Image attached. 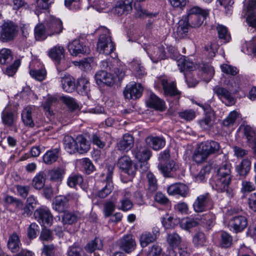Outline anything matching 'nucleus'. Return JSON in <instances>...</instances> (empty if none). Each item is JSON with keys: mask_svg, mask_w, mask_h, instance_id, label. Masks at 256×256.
<instances>
[{"mask_svg": "<svg viewBox=\"0 0 256 256\" xmlns=\"http://www.w3.org/2000/svg\"><path fill=\"white\" fill-rule=\"evenodd\" d=\"M64 29L60 20L54 16H50L46 20L44 24H40L34 29L35 38L36 40H45L48 36L60 34Z\"/></svg>", "mask_w": 256, "mask_h": 256, "instance_id": "1", "label": "nucleus"}, {"mask_svg": "<svg viewBox=\"0 0 256 256\" xmlns=\"http://www.w3.org/2000/svg\"><path fill=\"white\" fill-rule=\"evenodd\" d=\"M230 168V164H223L218 170V178L216 180V190L222 192H226L230 197L232 196V190L230 187L232 178Z\"/></svg>", "mask_w": 256, "mask_h": 256, "instance_id": "2", "label": "nucleus"}, {"mask_svg": "<svg viewBox=\"0 0 256 256\" xmlns=\"http://www.w3.org/2000/svg\"><path fill=\"white\" fill-rule=\"evenodd\" d=\"M220 150V144L216 141L202 142L196 148L193 158L194 161L200 162L206 160L210 155L218 152Z\"/></svg>", "mask_w": 256, "mask_h": 256, "instance_id": "3", "label": "nucleus"}, {"mask_svg": "<svg viewBox=\"0 0 256 256\" xmlns=\"http://www.w3.org/2000/svg\"><path fill=\"white\" fill-rule=\"evenodd\" d=\"M98 30L102 34H100L97 43V50L100 54L108 55L114 50V44L110 36L109 30L105 27H102Z\"/></svg>", "mask_w": 256, "mask_h": 256, "instance_id": "4", "label": "nucleus"}, {"mask_svg": "<svg viewBox=\"0 0 256 256\" xmlns=\"http://www.w3.org/2000/svg\"><path fill=\"white\" fill-rule=\"evenodd\" d=\"M18 32L17 26L11 21L4 22L1 26L0 37L4 42L12 40Z\"/></svg>", "mask_w": 256, "mask_h": 256, "instance_id": "5", "label": "nucleus"}, {"mask_svg": "<svg viewBox=\"0 0 256 256\" xmlns=\"http://www.w3.org/2000/svg\"><path fill=\"white\" fill-rule=\"evenodd\" d=\"M214 92L218 98L226 106L234 105L236 102L233 94L226 87L216 86L213 88Z\"/></svg>", "mask_w": 256, "mask_h": 256, "instance_id": "6", "label": "nucleus"}, {"mask_svg": "<svg viewBox=\"0 0 256 256\" xmlns=\"http://www.w3.org/2000/svg\"><path fill=\"white\" fill-rule=\"evenodd\" d=\"M176 64L180 72H183L186 81L189 87H191L190 78L192 76V62L186 59V56L178 54L176 57Z\"/></svg>", "mask_w": 256, "mask_h": 256, "instance_id": "7", "label": "nucleus"}, {"mask_svg": "<svg viewBox=\"0 0 256 256\" xmlns=\"http://www.w3.org/2000/svg\"><path fill=\"white\" fill-rule=\"evenodd\" d=\"M114 167L112 166H108V173L104 179L102 184L104 186L98 192L97 196L100 198H104L110 194L113 190L112 176Z\"/></svg>", "mask_w": 256, "mask_h": 256, "instance_id": "8", "label": "nucleus"}, {"mask_svg": "<svg viewBox=\"0 0 256 256\" xmlns=\"http://www.w3.org/2000/svg\"><path fill=\"white\" fill-rule=\"evenodd\" d=\"M35 219L42 225L50 226L53 222V216L50 211L46 208H40L34 212Z\"/></svg>", "mask_w": 256, "mask_h": 256, "instance_id": "9", "label": "nucleus"}, {"mask_svg": "<svg viewBox=\"0 0 256 256\" xmlns=\"http://www.w3.org/2000/svg\"><path fill=\"white\" fill-rule=\"evenodd\" d=\"M133 154L135 158L140 162H144V170L148 168L147 161L151 156V151L144 146H138L134 148L133 150Z\"/></svg>", "mask_w": 256, "mask_h": 256, "instance_id": "10", "label": "nucleus"}, {"mask_svg": "<svg viewBox=\"0 0 256 256\" xmlns=\"http://www.w3.org/2000/svg\"><path fill=\"white\" fill-rule=\"evenodd\" d=\"M119 248L127 254L132 252L136 248V244L132 236L127 234L117 242Z\"/></svg>", "mask_w": 256, "mask_h": 256, "instance_id": "11", "label": "nucleus"}, {"mask_svg": "<svg viewBox=\"0 0 256 256\" xmlns=\"http://www.w3.org/2000/svg\"><path fill=\"white\" fill-rule=\"evenodd\" d=\"M68 48L70 54L74 56H77L80 54H89L90 52V48L84 44L78 39H76L70 42L68 46Z\"/></svg>", "mask_w": 256, "mask_h": 256, "instance_id": "12", "label": "nucleus"}, {"mask_svg": "<svg viewBox=\"0 0 256 256\" xmlns=\"http://www.w3.org/2000/svg\"><path fill=\"white\" fill-rule=\"evenodd\" d=\"M143 88L140 84H128L124 92L126 98L136 99L142 96Z\"/></svg>", "mask_w": 256, "mask_h": 256, "instance_id": "13", "label": "nucleus"}, {"mask_svg": "<svg viewBox=\"0 0 256 256\" xmlns=\"http://www.w3.org/2000/svg\"><path fill=\"white\" fill-rule=\"evenodd\" d=\"M192 10L190 9L187 16V18L184 20H180L176 30L174 32V35L176 38L180 39L185 38L188 34L189 28L190 26L188 22V18L190 17L192 14Z\"/></svg>", "mask_w": 256, "mask_h": 256, "instance_id": "14", "label": "nucleus"}, {"mask_svg": "<svg viewBox=\"0 0 256 256\" xmlns=\"http://www.w3.org/2000/svg\"><path fill=\"white\" fill-rule=\"evenodd\" d=\"M146 51L154 62L156 63L158 61L166 58V52L163 46H150Z\"/></svg>", "mask_w": 256, "mask_h": 256, "instance_id": "15", "label": "nucleus"}, {"mask_svg": "<svg viewBox=\"0 0 256 256\" xmlns=\"http://www.w3.org/2000/svg\"><path fill=\"white\" fill-rule=\"evenodd\" d=\"M193 104L198 106L205 114L204 118L199 122L201 126L205 128L206 126H210L212 124V118L214 116V112L210 106L208 104H202L194 101Z\"/></svg>", "mask_w": 256, "mask_h": 256, "instance_id": "16", "label": "nucleus"}, {"mask_svg": "<svg viewBox=\"0 0 256 256\" xmlns=\"http://www.w3.org/2000/svg\"><path fill=\"white\" fill-rule=\"evenodd\" d=\"M208 14V10L198 6H193V27L198 28Z\"/></svg>", "mask_w": 256, "mask_h": 256, "instance_id": "17", "label": "nucleus"}, {"mask_svg": "<svg viewBox=\"0 0 256 256\" xmlns=\"http://www.w3.org/2000/svg\"><path fill=\"white\" fill-rule=\"evenodd\" d=\"M117 165L124 172L130 175L134 174L135 168L129 156H124L120 157L118 160Z\"/></svg>", "mask_w": 256, "mask_h": 256, "instance_id": "18", "label": "nucleus"}, {"mask_svg": "<svg viewBox=\"0 0 256 256\" xmlns=\"http://www.w3.org/2000/svg\"><path fill=\"white\" fill-rule=\"evenodd\" d=\"M230 226L236 232L242 231L248 225L246 218L242 216H234L230 221Z\"/></svg>", "mask_w": 256, "mask_h": 256, "instance_id": "19", "label": "nucleus"}, {"mask_svg": "<svg viewBox=\"0 0 256 256\" xmlns=\"http://www.w3.org/2000/svg\"><path fill=\"white\" fill-rule=\"evenodd\" d=\"M145 142L148 146L154 150H158L166 145V141L162 137L152 135L148 136L145 138Z\"/></svg>", "mask_w": 256, "mask_h": 256, "instance_id": "20", "label": "nucleus"}, {"mask_svg": "<svg viewBox=\"0 0 256 256\" xmlns=\"http://www.w3.org/2000/svg\"><path fill=\"white\" fill-rule=\"evenodd\" d=\"M188 190V187L182 183L174 184L167 188V192L169 195H179L182 197L186 196Z\"/></svg>", "mask_w": 256, "mask_h": 256, "instance_id": "21", "label": "nucleus"}, {"mask_svg": "<svg viewBox=\"0 0 256 256\" xmlns=\"http://www.w3.org/2000/svg\"><path fill=\"white\" fill-rule=\"evenodd\" d=\"M210 200V195L208 193L199 196L193 204L194 210L197 212H204Z\"/></svg>", "mask_w": 256, "mask_h": 256, "instance_id": "22", "label": "nucleus"}, {"mask_svg": "<svg viewBox=\"0 0 256 256\" xmlns=\"http://www.w3.org/2000/svg\"><path fill=\"white\" fill-rule=\"evenodd\" d=\"M95 80L96 84L100 86H110L114 82L111 74L106 70H100L96 72L95 74Z\"/></svg>", "mask_w": 256, "mask_h": 256, "instance_id": "23", "label": "nucleus"}, {"mask_svg": "<svg viewBox=\"0 0 256 256\" xmlns=\"http://www.w3.org/2000/svg\"><path fill=\"white\" fill-rule=\"evenodd\" d=\"M68 199L65 196H56L52 202V208L58 212H64L69 208Z\"/></svg>", "mask_w": 256, "mask_h": 256, "instance_id": "24", "label": "nucleus"}, {"mask_svg": "<svg viewBox=\"0 0 256 256\" xmlns=\"http://www.w3.org/2000/svg\"><path fill=\"white\" fill-rule=\"evenodd\" d=\"M35 109L34 106H28L25 107L22 110V119L24 124L30 127H34V121L32 117V112Z\"/></svg>", "mask_w": 256, "mask_h": 256, "instance_id": "25", "label": "nucleus"}, {"mask_svg": "<svg viewBox=\"0 0 256 256\" xmlns=\"http://www.w3.org/2000/svg\"><path fill=\"white\" fill-rule=\"evenodd\" d=\"M161 84L166 95L174 96L180 94V92L176 89V84L174 82H168L166 80L162 78L161 80Z\"/></svg>", "mask_w": 256, "mask_h": 256, "instance_id": "26", "label": "nucleus"}, {"mask_svg": "<svg viewBox=\"0 0 256 256\" xmlns=\"http://www.w3.org/2000/svg\"><path fill=\"white\" fill-rule=\"evenodd\" d=\"M134 143V140L132 136L126 134L124 135L122 140L117 144V147L120 150L128 151L132 148Z\"/></svg>", "mask_w": 256, "mask_h": 256, "instance_id": "27", "label": "nucleus"}, {"mask_svg": "<svg viewBox=\"0 0 256 256\" xmlns=\"http://www.w3.org/2000/svg\"><path fill=\"white\" fill-rule=\"evenodd\" d=\"M61 83L62 89L68 92H71L75 88L74 80L69 74H64L61 77Z\"/></svg>", "mask_w": 256, "mask_h": 256, "instance_id": "28", "label": "nucleus"}, {"mask_svg": "<svg viewBox=\"0 0 256 256\" xmlns=\"http://www.w3.org/2000/svg\"><path fill=\"white\" fill-rule=\"evenodd\" d=\"M76 90L78 94L82 96L88 95L90 91V84L89 80L86 78L78 79Z\"/></svg>", "mask_w": 256, "mask_h": 256, "instance_id": "29", "label": "nucleus"}, {"mask_svg": "<svg viewBox=\"0 0 256 256\" xmlns=\"http://www.w3.org/2000/svg\"><path fill=\"white\" fill-rule=\"evenodd\" d=\"M77 138L75 140L70 136H65L64 138V144L65 150L70 154H73L78 150Z\"/></svg>", "mask_w": 256, "mask_h": 256, "instance_id": "30", "label": "nucleus"}, {"mask_svg": "<svg viewBox=\"0 0 256 256\" xmlns=\"http://www.w3.org/2000/svg\"><path fill=\"white\" fill-rule=\"evenodd\" d=\"M76 164L86 174H91L94 169L92 161L88 158H84L77 160Z\"/></svg>", "mask_w": 256, "mask_h": 256, "instance_id": "31", "label": "nucleus"}, {"mask_svg": "<svg viewBox=\"0 0 256 256\" xmlns=\"http://www.w3.org/2000/svg\"><path fill=\"white\" fill-rule=\"evenodd\" d=\"M146 102L149 107L154 108L156 110H163L164 108V102L154 94H150V98Z\"/></svg>", "mask_w": 256, "mask_h": 256, "instance_id": "32", "label": "nucleus"}, {"mask_svg": "<svg viewBox=\"0 0 256 256\" xmlns=\"http://www.w3.org/2000/svg\"><path fill=\"white\" fill-rule=\"evenodd\" d=\"M178 168V166L173 160L168 161L166 165H164L162 163H160L158 165V170L165 177L170 176V173L176 170Z\"/></svg>", "mask_w": 256, "mask_h": 256, "instance_id": "33", "label": "nucleus"}, {"mask_svg": "<svg viewBox=\"0 0 256 256\" xmlns=\"http://www.w3.org/2000/svg\"><path fill=\"white\" fill-rule=\"evenodd\" d=\"M7 246L8 248L12 252L18 251L21 244L19 237L16 233L12 234L9 236Z\"/></svg>", "mask_w": 256, "mask_h": 256, "instance_id": "34", "label": "nucleus"}, {"mask_svg": "<svg viewBox=\"0 0 256 256\" xmlns=\"http://www.w3.org/2000/svg\"><path fill=\"white\" fill-rule=\"evenodd\" d=\"M240 79L239 76L230 78L225 82L226 87L234 94H237L240 89Z\"/></svg>", "mask_w": 256, "mask_h": 256, "instance_id": "35", "label": "nucleus"}, {"mask_svg": "<svg viewBox=\"0 0 256 256\" xmlns=\"http://www.w3.org/2000/svg\"><path fill=\"white\" fill-rule=\"evenodd\" d=\"M64 48L61 46L56 45L50 50L48 56L55 61L59 62L64 56Z\"/></svg>", "mask_w": 256, "mask_h": 256, "instance_id": "36", "label": "nucleus"}, {"mask_svg": "<svg viewBox=\"0 0 256 256\" xmlns=\"http://www.w3.org/2000/svg\"><path fill=\"white\" fill-rule=\"evenodd\" d=\"M17 118L16 113L4 110L2 113V119L3 124L8 126H12Z\"/></svg>", "mask_w": 256, "mask_h": 256, "instance_id": "37", "label": "nucleus"}, {"mask_svg": "<svg viewBox=\"0 0 256 256\" xmlns=\"http://www.w3.org/2000/svg\"><path fill=\"white\" fill-rule=\"evenodd\" d=\"M59 150L54 148L48 150L43 156V161L46 164H51L56 162L58 158Z\"/></svg>", "mask_w": 256, "mask_h": 256, "instance_id": "38", "label": "nucleus"}, {"mask_svg": "<svg viewBox=\"0 0 256 256\" xmlns=\"http://www.w3.org/2000/svg\"><path fill=\"white\" fill-rule=\"evenodd\" d=\"M200 70L204 73L207 74L211 78L214 74V70L212 66L204 64L196 63L193 66V71Z\"/></svg>", "mask_w": 256, "mask_h": 256, "instance_id": "39", "label": "nucleus"}, {"mask_svg": "<svg viewBox=\"0 0 256 256\" xmlns=\"http://www.w3.org/2000/svg\"><path fill=\"white\" fill-rule=\"evenodd\" d=\"M103 248V243L102 240L96 238L94 240L90 242L85 247L86 252H92L95 250H100Z\"/></svg>", "mask_w": 256, "mask_h": 256, "instance_id": "40", "label": "nucleus"}, {"mask_svg": "<svg viewBox=\"0 0 256 256\" xmlns=\"http://www.w3.org/2000/svg\"><path fill=\"white\" fill-rule=\"evenodd\" d=\"M78 150L80 154L86 152L90 148L89 142L82 136H77Z\"/></svg>", "mask_w": 256, "mask_h": 256, "instance_id": "41", "label": "nucleus"}, {"mask_svg": "<svg viewBox=\"0 0 256 256\" xmlns=\"http://www.w3.org/2000/svg\"><path fill=\"white\" fill-rule=\"evenodd\" d=\"M110 72H113L119 80H122L125 76L124 66L118 63L117 60H114Z\"/></svg>", "mask_w": 256, "mask_h": 256, "instance_id": "42", "label": "nucleus"}, {"mask_svg": "<svg viewBox=\"0 0 256 256\" xmlns=\"http://www.w3.org/2000/svg\"><path fill=\"white\" fill-rule=\"evenodd\" d=\"M251 162L248 159H244L241 163L238 165L236 168V170L240 176L246 175L250 171V168Z\"/></svg>", "mask_w": 256, "mask_h": 256, "instance_id": "43", "label": "nucleus"}, {"mask_svg": "<svg viewBox=\"0 0 256 256\" xmlns=\"http://www.w3.org/2000/svg\"><path fill=\"white\" fill-rule=\"evenodd\" d=\"M46 174L43 172L38 174L34 178L32 186L36 189H41L44 185Z\"/></svg>", "mask_w": 256, "mask_h": 256, "instance_id": "44", "label": "nucleus"}, {"mask_svg": "<svg viewBox=\"0 0 256 256\" xmlns=\"http://www.w3.org/2000/svg\"><path fill=\"white\" fill-rule=\"evenodd\" d=\"M79 218L78 214L74 212H66L62 217L64 224H72L77 222Z\"/></svg>", "mask_w": 256, "mask_h": 256, "instance_id": "45", "label": "nucleus"}, {"mask_svg": "<svg viewBox=\"0 0 256 256\" xmlns=\"http://www.w3.org/2000/svg\"><path fill=\"white\" fill-rule=\"evenodd\" d=\"M220 246L224 248H228L232 244V236L226 232H222L220 234Z\"/></svg>", "mask_w": 256, "mask_h": 256, "instance_id": "46", "label": "nucleus"}, {"mask_svg": "<svg viewBox=\"0 0 256 256\" xmlns=\"http://www.w3.org/2000/svg\"><path fill=\"white\" fill-rule=\"evenodd\" d=\"M12 52L8 48H2L0 50V64H6L12 62Z\"/></svg>", "mask_w": 256, "mask_h": 256, "instance_id": "47", "label": "nucleus"}, {"mask_svg": "<svg viewBox=\"0 0 256 256\" xmlns=\"http://www.w3.org/2000/svg\"><path fill=\"white\" fill-rule=\"evenodd\" d=\"M154 241V237L152 236V233L149 232H144L140 237V244L142 248L147 246L150 244Z\"/></svg>", "mask_w": 256, "mask_h": 256, "instance_id": "48", "label": "nucleus"}, {"mask_svg": "<svg viewBox=\"0 0 256 256\" xmlns=\"http://www.w3.org/2000/svg\"><path fill=\"white\" fill-rule=\"evenodd\" d=\"M244 133L250 144L254 143L256 140V134L250 126L246 125L244 126Z\"/></svg>", "mask_w": 256, "mask_h": 256, "instance_id": "49", "label": "nucleus"}, {"mask_svg": "<svg viewBox=\"0 0 256 256\" xmlns=\"http://www.w3.org/2000/svg\"><path fill=\"white\" fill-rule=\"evenodd\" d=\"M146 178L148 190L152 192H155L158 188L157 180L156 177L152 173L148 172L146 174Z\"/></svg>", "mask_w": 256, "mask_h": 256, "instance_id": "50", "label": "nucleus"}, {"mask_svg": "<svg viewBox=\"0 0 256 256\" xmlns=\"http://www.w3.org/2000/svg\"><path fill=\"white\" fill-rule=\"evenodd\" d=\"M162 222L163 226L166 228L168 229L174 228L178 222V220L174 218L172 216L166 214V216L164 217Z\"/></svg>", "mask_w": 256, "mask_h": 256, "instance_id": "51", "label": "nucleus"}, {"mask_svg": "<svg viewBox=\"0 0 256 256\" xmlns=\"http://www.w3.org/2000/svg\"><path fill=\"white\" fill-rule=\"evenodd\" d=\"M30 76L38 81L44 80L46 76V72L44 68L30 70Z\"/></svg>", "mask_w": 256, "mask_h": 256, "instance_id": "52", "label": "nucleus"}, {"mask_svg": "<svg viewBox=\"0 0 256 256\" xmlns=\"http://www.w3.org/2000/svg\"><path fill=\"white\" fill-rule=\"evenodd\" d=\"M167 242L171 246L176 247L180 243L181 240L179 235L177 233L174 232L168 234Z\"/></svg>", "mask_w": 256, "mask_h": 256, "instance_id": "53", "label": "nucleus"}, {"mask_svg": "<svg viewBox=\"0 0 256 256\" xmlns=\"http://www.w3.org/2000/svg\"><path fill=\"white\" fill-rule=\"evenodd\" d=\"M212 169L210 164H206L200 172L199 174L196 176V181L198 182H203L206 175H208Z\"/></svg>", "mask_w": 256, "mask_h": 256, "instance_id": "54", "label": "nucleus"}, {"mask_svg": "<svg viewBox=\"0 0 256 256\" xmlns=\"http://www.w3.org/2000/svg\"><path fill=\"white\" fill-rule=\"evenodd\" d=\"M216 30L220 38L223 39L226 42H228L230 40V36L228 32L227 28L225 26L218 24L216 26Z\"/></svg>", "mask_w": 256, "mask_h": 256, "instance_id": "55", "label": "nucleus"}, {"mask_svg": "<svg viewBox=\"0 0 256 256\" xmlns=\"http://www.w3.org/2000/svg\"><path fill=\"white\" fill-rule=\"evenodd\" d=\"M238 116V113L236 111L232 112L228 116L223 120V124L226 126L233 125Z\"/></svg>", "mask_w": 256, "mask_h": 256, "instance_id": "56", "label": "nucleus"}, {"mask_svg": "<svg viewBox=\"0 0 256 256\" xmlns=\"http://www.w3.org/2000/svg\"><path fill=\"white\" fill-rule=\"evenodd\" d=\"M196 219L198 220V222L193 220V226L194 225L200 224H202L210 226L213 222L212 216L210 214H205L200 216V218L198 219V218H196Z\"/></svg>", "mask_w": 256, "mask_h": 256, "instance_id": "57", "label": "nucleus"}, {"mask_svg": "<svg viewBox=\"0 0 256 256\" xmlns=\"http://www.w3.org/2000/svg\"><path fill=\"white\" fill-rule=\"evenodd\" d=\"M93 62L92 58H84L80 62H76V64L79 66L80 68L84 71L90 70L91 63Z\"/></svg>", "mask_w": 256, "mask_h": 256, "instance_id": "58", "label": "nucleus"}, {"mask_svg": "<svg viewBox=\"0 0 256 256\" xmlns=\"http://www.w3.org/2000/svg\"><path fill=\"white\" fill-rule=\"evenodd\" d=\"M222 71L227 74L235 76L238 72V68L228 64H222L220 66Z\"/></svg>", "mask_w": 256, "mask_h": 256, "instance_id": "59", "label": "nucleus"}, {"mask_svg": "<svg viewBox=\"0 0 256 256\" xmlns=\"http://www.w3.org/2000/svg\"><path fill=\"white\" fill-rule=\"evenodd\" d=\"M6 204L8 205H12L18 208H22L23 204L22 202L18 199H16L12 196H7L4 199Z\"/></svg>", "mask_w": 256, "mask_h": 256, "instance_id": "60", "label": "nucleus"}, {"mask_svg": "<svg viewBox=\"0 0 256 256\" xmlns=\"http://www.w3.org/2000/svg\"><path fill=\"white\" fill-rule=\"evenodd\" d=\"M218 48V45L216 44L211 43L206 46L204 50L207 52L208 56L212 58L215 56Z\"/></svg>", "mask_w": 256, "mask_h": 256, "instance_id": "61", "label": "nucleus"}, {"mask_svg": "<svg viewBox=\"0 0 256 256\" xmlns=\"http://www.w3.org/2000/svg\"><path fill=\"white\" fill-rule=\"evenodd\" d=\"M64 174V170L62 168H58L52 170L50 172V179L54 180L61 179Z\"/></svg>", "mask_w": 256, "mask_h": 256, "instance_id": "62", "label": "nucleus"}, {"mask_svg": "<svg viewBox=\"0 0 256 256\" xmlns=\"http://www.w3.org/2000/svg\"><path fill=\"white\" fill-rule=\"evenodd\" d=\"M39 232V226L36 223L31 224L28 228V236L30 239L34 238Z\"/></svg>", "mask_w": 256, "mask_h": 256, "instance_id": "63", "label": "nucleus"}, {"mask_svg": "<svg viewBox=\"0 0 256 256\" xmlns=\"http://www.w3.org/2000/svg\"><path fill=\"white\" fill-rule=\"evenodd\" d=\"M154 200L161 205H166L170 202L166 196L161 192H157L154 196Z\"/></svg>", "mask_w": 256, "mask_h": 256, "instance_id": "64", "label": "nucleus"}]
</instances>
